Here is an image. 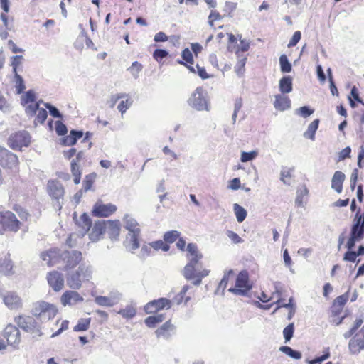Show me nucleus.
Returning a JSON list of instances; mask_svg holds the SVG:
<instances>
[{"instance_id":"nucleus-1","label":"nucleus","mask_w":364,"mask_h":364,"mask_svg":"<svg viewBox=\"0 0 364 364\" xmlns=\"http://www.w3.org/2000/svg\"><path fill=\"white\" fill-rule=\"evenodd\" d=\"M93 267L92 265L82 264L76 270L67 274V285L72 289H80L83 282L91 279Z\"/></svg>"},{"instance_id":"nucleus-2","label":"nucleus","mask_w":364,"mask_h":364,"mask_svg":"<svg viewBox=\"0 0 364 364\" xmlns=\"http://www.w3.org/2000/svg\"><path fill=\"white\" fill-rule=\"evenodd\" d=\"M124 228L129 231L127 248L134 251L139 247V235L141 232L139 224L130 215H126L123 219Z\"/></svg>"},{"instance_id":"nucleus-3","label":"nucleus","mask_w":364,"mask_h":364,"mask_svg":"<svg viewBox=\"0 0 364 364\" xmlns=\"http://www.w3.org/2000/svg\"><path fill=\"white\" fill-rule=\"evenodd\" d=\"M31 312L36 318L40 319L41 322H45L55 317L57 309L53 304L39 301L33 304Z\"/></svg>"},{"instance_id":"nucleus-4","label":"nucleus","mask_w":364,"mask_h":364,"mask_svg":"<svg viewBox=\"0 0 364 364\" xmlns=\"http://www.w3.org/2000/svg\"><path fill=\"white\" fill-rule=\"evenodd\" d=\"M188 105L198 111H209L207 93L201 87H198L188 100Z\"/></svg>"},{"instance_id":"nucleus-5","label":"nucleus","mask_w":364,"mask_h":364,"mask_svg":"<svg viewBox=\"0 0 364 364\" xmlns=\"http://www.w3.org/2000/svg\"><path fill=\"white\" fill-rule=\"evenodd\" d=\"M360 221V217L353 220L350 237L346 245V247L349 250H353L355 243L359 242L364 238V224H362Z\"/></svg>"},{"instance_id":"nucleus-6","label":"nucleus","mask_w":364,"mask_h":364,"mask_svg":"<svg viewBox=\"0 0 364 364\" xmlns=\"http://www.w3.org/2000/svg\"><path fill=\"white\" fill-rule=\"evenodd\" d=\"M15 322L18 327L26 332L40 336L41 326L35 318L31 316L20 315L15 318Z\"/></svg>"},{"instance_id":"nucleus-7","label":"nucleus","mask_w":364,"mask_h":364,"mask_svg":"<svg viewBox=\"0 0 364 364\" xmlns=\"http://www.w3.org/2000/svg\"><path fill=\"white\" fill-rule=\"evenodd\" d=\"M252 285L249 281V275L247 271L240 272L236 279L235 287L230 288L228 291L235 295L247 296Z\"/></svg>"},{"instance_id":"nucleus-8","label":"nucleus","mask_w":364,"mask_h":364,"mask_svg":"<svg viewBox=\"0 0 364 364\" xmlns=\"http://www.w3.org/2000/svg\"><path fill=\"white\" fill-rule=\"evenodd\" d=\"M20 221L10 212L0 213V234L6 230L16 232L20 228Z\"/></svg>"},{"instance_id":"nucleus-9","label":"nucleus","mask_w":364,"mask_h":364,"mask_svg":"<svg viewBox=\"0 0 364 364\" xmlns=\"http://www.w3.org/2000/svg\"><path fill=\"white\" fill-rule=\"evenodd\" d=\"M48 191L49 195L55 200L53 206L60 210L61 200H63L64 188L60 183L56 181H49L48 183Z\"/></svg>"},{"instance_id":"nucleus-10","label":"nucleus","mask_w":364,"mask_h":364,"mask_svg":"<svg viewBox=\"0 0 364 364\" xmlns=\"http://www.w3.org/2000/svg\"><path fill=\"white\" fill-rule=\"evenodd\" d=\"M82 259L81 252L77 250L65 251L60 254V260L61 259L65 264L64 269L65 270L75 267L82 261Z\"/></svg>"},{"instance_id":"nucleus-11","label":"nucleus","mask_w":364,"mask_h":364,"mask_svg":"<svg viewBox=\"0 0 364 364\" xmlns=\"http://www.w3.org/2000/svg\"><path fill=\"white\" fill-rule=\"evenodd\" d=\"M30 142L31 136L26 131L13 134L9 138V144L13 149H21L23 146H28Z\"/></svg>"},{"instance_id":"nucleus-12","label":"nucleus","mask_w":364,"mask_h":364,"mask_svg":"<svg viewBox=\"0 0 364 364\" xmlns=\"http://www.w3.org/2000/svg\"><path fill=\"white\" fill-rule=\"evenodd\" d=\"M4 337L7 341V344L14 348H17L21 342L19 330L14 325H8L4 331Z\"/></svg>"},{"instance_id":"nucleus-13","label":"nucleus","mask_w":364,"mask_h":364,"mask_svg":"<svg viewBox=\"0 0 364 364\" xmlns=\"http://www.w3.org/2000/svg\"><path fill=\"white\" fill-rule=\"evenodd\" d=\"M348 349L351 354L357 355L364 350V326L360 331L352 338L348 343Z\"/></svg>"},{"instance_id":"nucleus-14","label":"nucleus","mask_w":364,"mask_h":364,"mask_svg":"<svg viewBox=\"0 0 364 364\" xmlns=\"http://www.w3.org/2000/svg\"><path fill=\"white\" fill-rule=\"evenodd\" d=\"M0 164L9 168H15L18 164V157L16 154L0 146Z\"/></svg>"},{"instance_id":"nucleus-15","label":"nucleus","mask_w":364,"mask_h":364,"mask_svg":"<svg viewBox=\"0 0 364 364\" xmlns=\"http://www.w3.org/2000/svg\"><path fill=\"white\" fill-rule=\"evenodd\" d=\"M47 280L50 287L55 291H59L64 287L65 279L62 273L52 271L47 274Z\"/></svg>"},{"instance_id":"nucleus-16","label":"nucleus","mask_w":364,"mask_h":364,"mask_svg":"<svg viewBox=\"0 0 364 364\" xmlns=\"http://www.w3.org/2000/svg\"><path fill=\"white\" fill-rule=\"evenodd\" d=\"M40 102L28 105L26 108V113L29 116L37 114L36 121L43 124L48 117L47 111L43 108H39Z\"/></svg>"},{"instance_id":"nucleus-17","label":"nucleus","mask_w":364,"mask_h":364,"mask_svg":"<svg viewBox=\"0 0 364 364\" xmlns=\"http://www.w3.org/2000/svg\"><path fill=\"white\" fill-rule=\"evenodd\" d=\"M116 210V205L112 203L104 204L97 202L93 207L92 213L97 217H109Z\"/></svg>"},{"instance_id":"nucleus-18","label":"nucleus","mask_w":364,"mask_h":364,"mask_svg":"<svg viewBox=\"0 0 364 364\" xmlns=\"http://www.w3.org/2000/svg\"><path fill=\"white\" fill-rule=\"evenodd\" d=\"M171 306V301L166 298H160L149 302L144 306V310L147 314H152L162 309H168Z\"/></svg>"},{"instance_id":"nucleus-19","label":"nucleus","mask_w":364,"mask_h":364,"mask_svg":"<svg viewBox=\"0 0 364 364\" xmlns=\"http://www.w3.org/2000/svg\"><path fill=\"white\" fill-rule=\"evenodd\" d=\"M83 301V297L80 294L74 290H68L65 291L60 298L61 304L65 306H73L78 302Z\"/></svg>"},{"instance_id":"nucleus-20","label":"nucleus","mask_w":364,"mask_h":364,"mask_svg":"<svg viewBox=\"0 0 364 364\" xmlns=\"http://www.w3.org/2000/svg\"><path fill=\"white\" fill-rule=\"evenodd\" d=\"M40 257L43 262V265L52 267L59 262L60 253L56 250H50L41 252L40 255Z\"/></svg>"},{"instance_id":"nucleus-21","label":"nucleus","mask_w":364,"mask_h":364,"mask_svg":"<svg viewBox=\"0 0 364 364\" xmlns=\"http://www.w3.org/2000/svg\"><path fill=\"white\" fill-rule=\"evenodd\" d=\"M3 301L10 309H18L22 306L21 299L14 292H7L4 295Z\"/></svg>"},{"instance_id":"nucleus-22","label":"nucleus","mask_w":364,"mask_h":364,"mask_svg":"<svg viewBox=\"0 0 364 364\" xmlns=\"http://www.w3.org/2000/svg\"><path fill=\"white\" fill-rule=\"evenodd\" d=\"M81 28V33L78 36L75 42L74 43V47L79 51H82L84 48V46L85 45L87 48H90L93 46V43L90 38L87 37V34L85 32V28L82 27V24L80 26Z\"/></svg>"},{"instance_id":"nucleus-23","label":"nucleus","mask_w":364,"mask_h":364,"mask_svg":"<svg viewBox=\"0 0 364 364\" xmlns=\"http://www.w3.org/2000/svg\"><path fill=\"white\" fill-rule=\"evenodd\" d=\"M274 107L276 109L283 112L291 107V100L284 94H278L274 96Z\"/></svg>"},{"instance_id":"nucleus-24","label":"nucleus","mask_w":364,"mask_h":364,"mask_svg":"<svg viewBox=\"0 0 364 364\" xmlns=\"http://www.w3.org/2000/svg\"><path fill=\"white\" fill-rule=\"evenodd\" d=\"M174 330V326L171 323L170 321H168L159 328L155 333L158 338L162 337L164 339H168L173 333Z\"/></svg>"},{"instance_id":"nucleus-25","label":"nucleus","mask_w":364,"mask_h":364,"mask_svg":"<svg viewBox=\"0 0 364 364\" xmlns=\"http://www.w3.org/2000/svg\"><path fill=\"white\" fill-rule=\"evenodd\" d=\"M105 231V222L98 221L96 222L94 226L92 228L91 232L89 235L90 239L93 241H97L100 240V236Z\"/></svg>"},{"instance_id":"nucleus-26","label":"nucleus","mask_w":364,"mask_h":364,"mask_svg":"<svg viewBox=\"0 0 364 364\" xmlns=\"http://www.w3.org/2000/svg\"><path fill=\"white\" fill-rule=\"evenodd\" d=\"M107 230L110 238L117 240L120 232V224L119 221H108L105 223V230Z\"/></svg>"},{"instance_id":"nucleus-27","label":"nucleus","mask_w":364,"mask_h":364,"mask_svg":"<svg viewBox=\"0 0 364 364\" xmlns=\"http://www.w3.org/2000/svg\"><path fill=\"white\" fill-rule=\"evenodd\" d=\"M345 178V174L343 172L340 171H336L331 180V188L336 192L341 193Z\"/></svg>"},{"instance_id":"nucleus-28","label":"nucleus","mask_w":364,"mask_h":364,"mask_svg":"<svg viewBox=\"0 0 364 364\" xmlns=\"http://www.w3.org/2000/svg\"><path fill=\"white\" fill-rule=\"evenodd\" d=\"M279 90L282 94H288L293 90L292 77L286 75L282 77L279 82Z\"/></svg>"},{"instance_id":"nucleus-29","label":"nucleus","mask_w":364,"mask_h":364,"mask_svg":"<svg viewBox=\"0 0 364 364\" xmlns=\"http://www.w3.org/2000/svg\"><path fill=\"white\" fill-rule=\"evenodd\" d=\"M13 264L9 258V255L0 257V273L9 275L12 273Z\"/></svg>"},{"instance_id":"nucleus-30","label":"nucleus","mask_w":364,"mask_h":364,"mask_svg":"<svg viewBox=\"0 0 364 364\" xmlns=\"http://www.w3.org/2000/svg\"><path fill=\"white\" fill-rule=\"evenodd\" d=\"M198 271H201L198 266H196L188 263L183 269V276L188 280L193 279L196 276V273Z\"/></svg>"},{"instance_id":"nucleus-31","label":"nucleus","mask_w":364,"mask_h":364,"mask_svg":"<svg viewBox=\"0 0 364 364\" xmlns=\"http://www.w3.org/2000/svg\"><path fill=\"white\" fill-rule=\"evenodd\" d=\"M319 119H316L314 120L308 126L307 130L304 133V136L305 138L310 139L311 140H314L315 139V133L318 127Z\"/></svg>"},{"instance_id":"nucleus-32","label":"nucleus","mask_w":364,"mask_h":364,"mask_svg":"<svg viewBox=\"0 0 364 364\" xmlns=\"http://www.w3.org/2000/svg\"><path fill=\"white\" fill-rule=\"evenodd\" d=\"M279 350L295 360H299L302 356L301 352L294 350L291 347L287 346L279 347Z\"/></svg>"},{"instance_id":"nucleus-33","label":"nucleus","mask_w":364,"mask_h":364,"mask_svg":"<svg viewBox=\"0 0 364 364\" xmlns=\"http://www.w3.org/2000/svg\"><path fill=\"white\" fill-rule=\"evenodd\" d=\"M164 319V314H159L147 317L145 319V323L148 327L154 328L157 323H161Z\"/></svg>"},{"instance_id":"nucleus-34","label":"nucleus","mask_w":364,"mask_h":364,"mask_svg":"<svg viewBox=\"0 0 364 364\" xmlns=\"http://www.w3.org/2000/svg\"><path fill=\"white\" fill-rule=\"evenodd\" d=\"M71 172L73 176H74V183L75 184H78L80 181L81 178V170L80 166L76 162V160H73L71 161Z\"/></svg>"},{"instance_id":"nucleus-35","label":"nucleus","mask_w":364,"mask_h":364,"mask_svg":"<svg viewBox=\"0 0 364 364\" xmlns=\"http://www.w3.org/2000/svg\"><path fill=\"white\" fill-rule=\"evenodd\" d=\"M17 94H21L26 89L23 77L18 73H14L13 80Z\"/></svg>"},{"instance_id":"nucleus-36","label":"nucleus","mask_w":364,"mask_h":364,"mask_svg":"<svg viewBox=\"0 0 364 364\" xmlns=\"http://www.w3.org/2000/svg\"><path fill=\"white\" fill-rule=\"evenodd\" d=\"M233 209L237 220L239 223L243 222L247 217V211L245 209L237 203L234 204Z\"/></svg>"},{"instance_id":"nucleus-37","label":"nucleus","mask_w":364,"mask_h":364,"mask_svg":"<svg viewBox=\"0 0 364 364\" xmlns=\"http://www.w3.org/2000/svg\"><path fill=\"white\" fill-rule=\"evenodd\" d=\"M118 314L122 315L124 318H132L136 315V310L135 307L129 305L127 306L124 309H120Z\"/></svg>"},{"instance_id":"nucleus-38","label":"nucleus","mask_w":364,"mask_h":364,"mask_svg":"<svg viewBox=\"0 0 364 364\" xmlns=\"http://www.w3.org/2000/svg\"><path fill=\"white\" fill-rule=\"evenodd\" d=\"M232 274H233L232 270H230L228 272L225 273L220 282L219 283V284L218 286V288L215 291V294H218L220 290L222 291L223 294H224V291H225V289L227 287V284L228 283L229 277Z\"/></svg>"},{"instance_id":"nucleus-39","label":"nucleus","mask_w":364,"mask_h":364,"mask_svg":"<svg viewBox=\"0 0 364 364\" xmlns=\"http://www.w3.org/2000/svg\"><path fill=\"white\" fill-rule=\"evenodd\" d=\"M91 318H80L78 321L77 324L74 327L75 331H87L90 324Z\"/></svg>"},{"instance_id":"nucleus-40","label":"nucleus","mask_w":364,"mask_h":364,"mask_svg":"<svg viewBox=\"0 0 364 364\" xmlns=\"http://www.w3.org/2000/svg\"><path fill=\"white\" fill-rule=\"evenodd\" d=\"M80 225L83 230V232H82V235L90 230L91 228V220L87 214L84 213L81 215Z\"/></svg>"},{"instance_id":"nucleus-41","label":"nucleus","mask_w":364,"mask_h":364,"mask_svg":"<svg viewBox=\"0 0 364 364\" xmlns=\"http://www.w3.org/2000/svg\"><path fill=\"white\" fill-rule=\"evenodd\" d=\"M279 63L281 67V71L282 73H289L291 70V65L289 62L287 55H282L279 58Z\"/></svg>"},{"instance_id":"nucleus-42","label":"nucleus","mask_w":364,"mask_h":364,"mask_svg":"<svg viewBox=\"0 0 364 364\" xmlns=\"http://www.w3.org/2000/svg\"><path fill=\"white\" fill-rule=\"evenodd\" d=\"M95 302L101 306L111 307L113 306V302L111 301L110 298L104 296H97L95 298Z\"/></svg>"},{"instance_id":"nucleus-43","label":"nucleus","mask_w":364,"mask_h":364,"mask_svg":"<svg viewBox=\"0 0 364 364\" xmlns=\"http://www.w3.org/2000/svg\"><path fill=\"white\" fill-rule=\"evenodd\" d=\"M36 100L35 92L33 90H28L21 97V104L23 105L33 103Z\"/></svg>"},{"instance_id":"nucleus-44","label":"nucleus","mask_w":364,"mask_h":364,"mask_svg":"<svg viewBox=\"0 0 364 364\" xmlns=\"http://www.w3.org/2000/svg\"><path fill=\"white\" fill-rule=\"evenodd\" d=\"M142 68H143V66L140 63L135 61V62L132 63L131 67H129L128 68V70L131 73L132 76L135 79H136L139 77V73L142 70Z\"/></svg>"},{"instance_id":"nucleus-45","label":"nucleus","mask_w":364,"mask_h":364,"mask_svg":"<svg viewBox=\"0 0 364 364\" xmlns=\"http://www.w3.org/2000/svg\"><path fill=\"white\" fill-rule=\"evenodd\" d=\"M180 236V232L177 230H171L166 232L164 235V240L166 242L172 243L176 240Z\"/></svg>"},{"instance_id":"nucleus-46","label":"nucleus","mask_w":364,"mask_h":364,"mask_svg":"<svg viewBox=\"0 0 364 364\" xmlns=\"http://www.w3.org/2000/svg\"><path fill=\"white\" fill-rule=\"evenodd\" d=\"M309 193V190L306 186H304L302 189L298 190L296 193V198L295 200V203L299 206H302L303 205V197L307 196Z\"/></svg>"},{"instance_id":"nucleus-47","label":"nucleus","mask_w":364,"mask_h":364,"mask_svg":"<svg viewBox=\"0 0 364 364\" xmlns=\"http://www.w3.org/2000/svg\"><path fill=\"white\" fill-rule=\"evenodd\" d=\"M294 331V323H289L287 327L283 330V335L285 339V342L289 341L293 337Z\"/></svg>"},{"instance_id":"nucleus-48","label":"nucleus","mask_w":364,"mask_h":364,"mask_svg":"<svg viewBox=\"0 0 364 364\" xmlns=\"http://www.w3.org/2000/svg\"><path fill=\"white\" fill-rule=\"evenodd\" d=\"M258 155L257 151H252L250 152L242 151L240 160L242 162H247L255 159Z\"/></svg>"},{"instance_id":"nucleus-49","label":"nucleus","mask_w":364,"mask_h":364,"mask_svg":"<svg viewBox=\"0 0 364 364\" xmlns=\"http://www.w3.org/2000/svg\"><path fill=\"white\" fill-rule=\"evenodd\" d=\"M150 243L152 249L154 250H159L161 249L164 252H167L169 250V245L164 243L162 240H157Z\"/></svg>"},{"instance_id":"nucleus-50","label":"nucleus","mask_w":364,"mask_h":364,"mask_svg":"<svg viewBox=\"0 0 364 364\" xmlns=\"http://www.w3.org/2000/svg\"><path fill=\"white\" fill-rule=\"evenodd\" d=\"M247 58L245 57L240 58L239 56V59L237 60V63L235 67V70L237 75H241L244 73V68L246 63Z\"/></svg>"},{"instance_id":"nucleus-51","label":"nucleus","mask_w":364,"mask_h":364,"mask_svg":"<svg viewBox=\"0 0 364 364\" xmlns=\"http://www.w3.org/2000/svg\"><path fill=\"white\" fill-rule=\"evenodd\" d=\"M295 113L302 117H307L314 113V109H310L307 106L301 107L295 110Z\"/></svg>"},{"instance_id":"nucleus-52","label":"nucleus","mask_w":364,"mask_h":364,"mask_svg":"<svg viewBox=\"0 0 364 364\" xmlns=\"http://www.w3.org/2000/svg\"><path fill=\"white\" fill-rule=\"evenodd\" d=\"M209 274V271L207 269H202L201 271H198L196 273L195 278L196 279L193 284L196 286H198L201 283V280L203 277L208 276Z\"/></svg>"},{"instance_id":"nucleus-53","label":"nucleus","mask_w":364,"mask_h":364,"mask_svg":"<svg viewBox=\"0 0 364 364\" xmlns=\"http://www.w3.org/2000/svg\"><path fill=\"white\" fill-rule=\"evenodd\" d=\"M293 168H284L280 172V180L284 183L289 185L290 183L287 181L286 178L291 177V172Z\"/></svg>"},{"instance_id":"nucleus-54","label":"nucleus","mask_w":364,"mask_h":364,"mask_svg":"<svg viewBox=\"0 0 364 364\" xmlns=\"http://www.w3.org/2000/svg\"><path fill=\"white\" fill-rule=\"evenodd\" d=\"M348 300V291L336 298L333 303L336 304V306H341V308H343Z\"/></svg>"},{"instance_id":"nucleus-55","label":"nucleus","mask_w":364,"mask_h":364,"mask_svg":"<svg viewBox=\"0 0 364 364\" xmlns=\"http://www.w3.org/2000/svg\"><path fill=\"white\" fill-rule=\"evenodd\" d=\"M132 104V101L129 99H127L126 100L121 101L117 108L122 114H123L127 111V109L129 108Z\"/></svg>"},{"instance_id":"nucleus-56","label":"nucleus","mask_w":364,"mask_h":364,"mask_svg":"<svg viewBox=\"0 0 364 364\" xmlns=\"http://www.w3.org/2000/svg\"><path fill=\"white\" fill-rule=\"evenodd\" d=\"M358 255L355 253V251H352V250H348L344 256H343V260L344 261H347V262H355L357 261V257H358Z\"/></svg>"},{"instance_id":"nucleus-57","label":"nucleus","mask_w":364,"mask_h":364,"mask_svg":"<svg viewBox=\"0 0 364 364\" xmlns=\"http://www.w3.org/2000/svg\"><path fill=\"white\" fill-rule=\"evenodd\" d=\"M151 243L144 245L141 249L139 257L143 259L147 257L151 254Z\"/></svg>"},{"instance_id":"nucleus-58","label":"nucleus","mask_w":364,"mask_h":364,"mask_svg":"<svg viewBox=\"0 0 364 364\" xmlns=\"http://www.w3.org/2000/svg\"><path fill=\"white\" fill-rule=\"evenodd\" d=\"M44 106L49 109L50 114L55 118H62V114L59 110L49 103H45Z\"/></svg>"},{"instance_id":"nucleus-59","label":"nucleus","mask_w":364,"mask_h":364,"mask_svg":"<svg viewBox=\"0 0 364 364\" xmlns=\"http://www.w3.org/2000/svg\"><path fill=\"white\" fill-rule=\"evenodd\" d=\"M227 236L235 244H239L243 242L242 239L235 232L232 230L227 231Z\"/></svg>"},{"instance_id":"nucleus-60","label":"nucleus","mask_w":364,"mask_h":364,"mask_svg":"<svg viewBox=\"0 0 364 364\" xmlns=\"http://www.w3.org/2000/svg\"><path fill=\"white\" fill-rule=\"evenodd\" d=\"M168 55V53L166 50L162 49H156L154 52L153 57L156 60L159 61L160 60L167 57Z\"/></svg>"},{"instance_id":"nucleus-61","label":"nucleus","mask_w":364,"mask_h":364,"mask_svg":"<svg viewBox=\"0 0 364 364\" xmlns=\"http://www.w3.org/2000/svg\"><path fill=\"white\" fill-rule=\"evenodd\" d=\"M22 55H15L12 57L11 66L13 68V73H17V67L21 63Z\"/></svg>"},{"instance_id":"nucleus-62","label":"nucleus","mask_w":364,"mask_h":364,"mask_svg":"<svg viewBox=\"0 0 364 364\" xmlns=\"http://www.w3.org/2000/svg\"><path fill=\"white\" fill-rule=\"evenodd\" d=\"M237 3L232 1H226L225 4V6L223 11L225 14L230 15L233 11L237 8Z\"/></svg>"},{"instance_id":"nucleus-63","label":"nucleus","mask_w":364,"mask_h":364,"mask_svg":"<svg viewBox=\"0 0 364 364\" xmlns=\"http://www.w3.org/2000/svg\"><path fill=\"white\" fill-rule=\"evenodd\" d=\"M182 58L187 63H193V58L191 51L188 48H185L181 53Z\"/></svg>"},{"instance_id":"nucleus-64","label":"nucleus","mask_w":364,"mask_h":364,"mask_svg":"<svg viewBox=\"0 0 364 364\" xmlns=\"http://www.w3.org/2000/svg\"><path fill=\"white\" fill-rule=\"evenodd\" d=\"M187 251L188 252V257L191 256H194L196 255L200 254L199 252L198 247L194 243H189L187 245Z\"/></svg>"}]
</instances>
